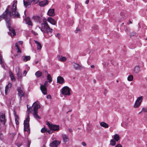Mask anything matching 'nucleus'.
<instances>
[{
    "instance_id": "f257e3e1",
    "label": "nucleus",
    "mask_w": 147,
    "mask_h": 147,
    "mask_svg": "<svg viewBox=\"0 0 147 147\" xmlns=\"http://www.w3.org/2000/svg\"><path fill=\"white\" fill-rule=\"evenodd\" d=\"M17 3V1L14 3L12 5V8L11 11L9 12H8L7 10L3 14L0 16V21L3 19L5 20L6 26L7 27L9 28L10 32L11 34V36H14L16 34V33L15 30L13 28H11L10 27L11 24L10 23V17L11 16H13L14 17L18 18L20 16V14L18 12L16 11V5Z\"/></svg>"
},
{
    "instance_id": "f03ea898",
    "label": "nucleus",
    "mask_w": 147,
    "mask_h": 147,
    "mask_svg": "<svg viewBox=\"0 0 147 147\" xmlns=\"http://www.w3.org/2000/svg\"><path fill=\"white\" fill-rule=\"evenodd\" d=\"M41 28L39 27V28L43 33L50 34V36L52 35L51 33L53 30L49 27L46 19H44L43 23L41 24Z\"/></svg>"
},
{
    "instance_id": "7ed1b4c3",
    "label": "nucleus",
    "mask_w": 147,
    "mask_h": 147,
    "mask_svg": "<svg viewBox=\"0 0 147 147\" xmlns=\"http://www.w3.org/2000/svg\"><path fill=\"white\" fill-rule=\"evenodd\" d=\"M48 82L47 81L45 82L43 85H40V88L42 93L44 94H47V87L49 85L48 84Z\"/></svg>"
},
{
    "instance_id": "20e7f679",
    "label": "nucleus",
    "mask_w": 147,
    "mask_h": 147,
    "mask_svg": "<svg viewBox=\"0 0 147 147\" xmlns=\"http://www.w3.org/2000/svg\"><path fill=\"white\" fill-rule=\"evenodd\" d=\"M47 124L51 130L57 131H59V125L53 124L49 122L47 123Z\"/></svg>"
},
{
    "instance_id": "39448f33",
    "label": "nucleus",
    "mask_w": 147,
    "mask_h": 147,
    "mask_svg": "<svg viewBox=\"0 0 147 147\" xmlns=\"http://www.w3.org/2000/svg\"><path fill=\"white\" fill-rule=\"evenodd\" d=\"M61 93L64 95H69L70 94L69 88L68 86H64L62 89Z\"/></svg>"
},
{
    "instance_id": "423d86ee",
    "label": "nucleus",
    "mask_w": 147,
    "mask_h": 147,
    "mask_svg": "<svg viewBox=\"0 0 147 147\" xmlns=\"http://www.w3.org/2000/svg\"><path fill=\"white\" fill-rule=\"evenodd\" d=\"M143 97L142 96H140L138 97L136 100L134 105L135 108H138L140 105L143 99Z\"/></svg>"
},
{
    "instance_id": "0eeeda50",
    "label": "nucleus",
    "mask_w": 147,
    "mask_h": 147,
    "mask_svg": "<svg viewBox=\"0 0 147 147\" xmlns=\"http://www.w3.org/2000/svg\"><path fill=\"white\" fill-rule=\"evenodd\" d=\"M6 121L5 114L3 113L0 116V129L1 127V124L5 125Z\"/></svg>"
},
{
    "instance_id": "6e6552de",
    "label": "nucleus",
    "mask_w": 147,
    "mask_h": 147,
    "mask_svg": "<svg viewBox=\"0 0 147 147\" xmlns=\"http://www.w3.org/2000/svg\"><path fill=\"white\" fill-rule=\"evenodd\" d=\"M18 94L20 97V99H21V98L25 94V92L23 88L22 87H20L18 88Z\"/></svg>"
},
{
    "instance_id": "1a4fd4ad",
    "label": "nucleus",
    "mask_w": 147,
    "mask_h": 147,
    "mask_svg": "<svg viewBox=\"0 0 147 147\" xmlns=\"http://www.w3.org/2000/svg\"><path fill=\"white\" fill-rule=\"evenodd\" d=\"M33 113H38V109L40 107V105L38 102H35L33 104Z\"/></svg>"
},
{
    "instance_id": "9d476101",
    "label": "nucleus",
    "mask_w": 147,
    "mask_h": 147,
    "mask_svg": "<svg viewBox=\"0 0 147 147\" xmlns=\"http://www.w3.org/2000/svg\"><path fill=\"white\" fill-rule=\"evenodd\" d=\"M16 75L18 79H21L22 78V74L21 70L18 66H17L16 68Z\"/></svg>"
},
{
    "instance_id": "9b49d317",
    "label": "nucleus",
    "mask_w": 147,
    "mask_h": 147,
    "mask_svg": "<svg viewBox=\"0 0 147 147\" xmlns=\"http://www.w3.org/2000/svg\"><path fill=\"white\" fill-rule=\"evenodd\" d=\"M60 142L55 140L50 143V147H57V146L60 144Z\"/></svg>"
},
{
    "instance_id": "f8f14e48",
    "label": "nucleus",
    "mask_w": 147,
    "mask_h": 147,
    "mask_svg": "<svg viewBox=\"0 0 147 147\" xmlns=\"http://www.w3.org/2000/svg\"><path fill=\"white\" fill-rule=\"evenodd\" d=\"M73 66L76 70H80L82 69V67L81 66L75 63H74Z\"/></svg>"
},
{
    "instance_id": "ddd939ff",
    "label": "nucleus",
    "mask_w": 147,
    "mask_h": 147,
    "mask_svg": "<svg viewBox=\"0 0 147 147\" xmlns=\"http://www.w3.org/2000/svg\"><path fill=\"white\" fill-rule=\"evenodd\" d=\"M57 82L60 84H63L65 83V81L64 78L61 76H59L57 77Z\"/></svg>"
},
{
    "instance_id": "4468645a",
    "label": "nucleus",
    "mask_w": 147,
    "mask_h": 147,
    "mask_svg": "<svg viewBox=\"0 0 147 147\" xmlns=\"http://www.w3.org/2000/svg\"><path fill=\"white\" fill-rule=\"evenodd\" d=\"M28 1H25L24 0L23 1L24 5L26 7H29L31 5V3L32 2V0H28Z\"/></svg>"
},
{
    "instance_id": "2eb2a0df",
    "label": "nucleus",
    "mask_w": 147,
    "mask_h": 147,
    "mask_svg": "<svg viewBox=\"0 0 147 147\" xmlns=\"http://www.w3.org/2000/svg\"><path fill=\"white\" fill-rule=\"evenodd\" d=\"M47 21L52 24L55 25L56 24V22L51 17H49L47 19Z\"/></svg>"
},
{
    "instance_id": "dca6fc26",
    "label": "nucleus",
    "mask_w": 147,
    "mask_h": 147,
    "mask_svg": "<svg viewBox=\"0 0 147 147\" xmlns=\"http://www.w3.org/2000/svg\"><path fill=\"white\" fill-rule=\"evenodd\" d=\"M48 15L50 16H53L55 15L54 9H50L49 10L48 13Z\"/></svg>"
},
{
    "instance_id": "f3484780",
    "label": "nucleus",
    "mask_w": 147,
    "mask_h": 147,
    "mask_svg": "<svg viewBox=\"0 0 147 147\" xmlns=\"http://www.w3.org/2000/svg\"><path fill=\"white\" fill-rule=\"evenodd\" d=\"M12 85L11 83H9L6 86L5 90V94L7 95V92L9 90V89L11 87Z\"/></svg>"
},
{
    "instance_id": "a211bd4d",
    "label": "nucleus",
    "mask_w": 147,
    "mask_h": 147,
    "mask_svg": "<svg viewBox=\"0 0 147 147\" xmlns=\"http://www.w3.org/2000/svg\"><path fill=\"white\" fill-rule=\"evenodd\" d=\"M48 3V1L47 0H44L40 2L39 3V5L40 6L43 7L47 4Z\"/></svg>"
},
{
    "instance_id": "6ab92c4d",
    "label": "nucleus",
    "mask_w": 147,
    "mask_h": 147,
    "mask_svg": "<svg viewBox=\"0 0 147 147\" xmlns=\"http://www.w3.org/2000/svg\"><path fill=\"white\" fill-rule=\"evenodd\" d=\"M30 57L29 56H24L22 57V61L26 62L30 60Z\"/></svg>"
},
{
    "instance_id": "aec40b11",
    "label": "nucleus",
    "mask_w": 147,
    "mask_h": 147,
    "mask_svg": "<svg viewBox=\"0 0 147 147\" xmlns=\"http://www.w3.org/2000/svg\"><path fill=\"white\" fill-rule=\"evenodd\" d=\"M26 23L29 26H32V24L30 18H26L25 19Z\"/></svg>"
},
{
    "instance_id": "412c9836",
    "label": "nucleus",
    "mask_w": 147,
    "mask_h": 147,
    "mask_svg": "<svg viewBox=\"0 0 147 147\" xmlns=\"http://www.w3.org/2000/svg\"><path fill=\"white\" fill-rule=\"evenodd\" d=\"M24 131H29V133H30V129H29V124L27 123L24 124Z\"/></svg>"
},
{
    "instance_id": "4be33fe9",
    "label": "nucleus",
    "mask_w": 147,
    "mask_h": 147,
    "mask_svg": "<svg viewBox=\"0 0 147 147\" xmlns=\"http://www.w3.org/2000/svg\"><path fill=\"white\" fill-rule=\"evenodd\" d=\"M45 72L47 73V79L48 80V82L50 83L52 81V79L51 75L49 74L46 71H45Z\"/></svg>"
},
{
    "instance_id": "5701e85b",
    "label": "nucleus",
    "mask_w": 147,
    "mask_h": 147,
    "mask_svg": "<svg viewBox=\"0 0 147 147\" xmlns=\"http://www.w3.org/2000/svg\"><path fill=\"white\" fill-rule=\"evenodd\" d=\"M62 138L63 141L65 142H67L69 141V138L65 134H62Z\"/></svg>"
},
{
    "instance_id": "b1692460",
    "label": "nucleus",
    "mask_w": 147,
    "mask_h": 147,
    "mask_svg": "<svg viewBox=\"0 0 147 147\" xmlns=\"http://www.w3.org/2000/svg\"><path fill=\"white\" fill-rule=\"evenodd\" d=\"M59 61H65L66 60V58L61 56H59L57 57Z\"/></svg>"
},
{
    "instance_id": "393cba45",
    "label": "nucleus",
    "mask_w": 147,
    "mask_h": 147,
    "mask_svg": "<svg viewBox=\"0 0 147 147\" xmlns=\"http://www.w3.org/2000/svg\"><path fill=\"white\" fill-rule=\"evenodd\" d=\"M129 119H127V120L125 122H124L121 124V126L125 128H126L128 124V121H127Z\"/></svg>"
},
{
    "instance_id": "a878e982",
    "label": "nucleus",
    "mask_w": 147,
    "mask_h": 147,
    "mask_svg": "<svg viewBox=\"0 0 147 147\" xmlns=\"http://www.w3.org/2000/svg\"><path fill=\"white\" fill-rule=\"evenodd\" d=\"M100 125L105 128H108L109 127L108 125L106 123L102 122H101L100 123Z\"/></svg>"
},
{
    "instance_id": "bb28decb",
    "label": "nucleus",
    "mask_w": 147,
    "mask_h": 147,
    "mask_svg": "<svg viewBox=\"0 0 147 147\" xmlns=\"http://www.w3.org/2000/svg\"><path fill=\"white\" fill-rule=\"evenodd\" d=\"M14 114L15 115V119L16 122V125H18L19 124V117L18 116L16 115V113L15 111L14 112Z\"/></svg>"
},
{
    "instance_id": "cd10ccee",
    "label": "nucleus",
    "mask_w": 147,
    "mask_h": 147,
    "mask_svg": "<svg viewBox=\"0 0 147 147\" xmlns=\"http://www.w3.org/2000/svg\"><path fill=\"white\" fill-rule=\"evenodd\" d=\"M140 71V69L139 66L137 65L135 67L134 69V71L135 73H137Z\"/></svg>"
},
{
    "instance_id": "c85d7f7f",
    "label": "nucleus",
    "mask_w": 147,
    "mask_h": 147,
    "mask_svg": "<svg viewBox=\"0 0 147 147\" xmlns=\"http://www.w3.org/2000/svg\"><path fill=\"white\" fill-rule=\"evenodd\" d=\"M9 76L11 79L12 81H15L16 79L13 76V74L11 72V71L9 72Z\"/></svg>"
},
{
    "instance_id": "c756f323",
    "label": "nucleus",
    "mask_w": 147,
    "mask_h": 147,
    "mask_svg": "<svg viewBox=\"0 0 147 147\" xmlns=\"http://www.w3.org/2000/svg\"><path fill=\"white\" fill-rule=\"evenodd\" d=\"M34 41L35 42L36 44L37 49L38 50L41 49V45L40 43L38 42L36 40H34Z\"/></svg>"
},
{
    "instance_id": "7c9ffc66",
    "label": "nucleus",
    "mask_w": 147,
    "mask_h": 147,
    "mask_svg": "<svg viewBox=\"0 0 147 147\" xmlns=\"http://www.w3.org/2000/svg\"><path fill=\"white\" fill-rule=\"evenodd\" d=\"M113 138L115 140V141L117 142L119 140L120 138L118 134H115Z\"/></svg>"
},
{
    "instance_id": "2f4dec72",
    "label": "nucleus",
    "mask_w": 147,
    "mask_h": 147,
    "mask_svg": "<svg viewBox=\"0 0 147 147\" xmlns=\"http://www.w3.org/2000/svg\"><path fill=\"white\" fill-rule=\"evenodd\" d=\"M35 75L36 77H40L42 75V73L40 71H38L36 72Z\"/></svg>"
},
{
    "instance_id": "473e14b6",
    "label": "nucleus",
    "mask_w": 147,
    "mask_h": 147,
    "mask_svg": "<svg viewBox=\"0 0 147 147\" xmlns=\"http://www.w3.org/2000/svg\"><path fill=\"white\" fill-rule=\"evenodd\" d=\"M37 113H33V114L34 117L37 119H40V117L37 114Z\"/></svg>"
},
{
    "instance_id": "72a5a7b5",
    "label": "nucleus",
    "mask_w": 147,
    "mask_h": 147,
    "mask_svg": "<svg viewBox=\"0 0 147 147\" xmlns=\"http://www.w3.org/2000/svg\"><path fill=\"white\" fill-rule=\"evenodd\" d=\"M15 46L16 47V49L17 50V52L18 53H21V51L20 48H19L18 47V43H16L15 45Z\"/></svg>"
},
{
    "instance_id": "f704fd0d",
    "label": "nucleus",
    "mask_w": 147,
    "mask_h": 147,
    "mask_svg": "<svg viewBox=\"0 0 147 147\" xmlns=\"http://www.w3.org/2000/svg\"><path fill=\"white\" fill-rule=\"evenodd\" d=\"M116 144V141H115L113 140H111L110 141V145L112 146H114Z\"/></svg>"
},
{
    "instance_id": "c9c22d12",
    "label": "nucleus",
    "mask_w": 147,
    "mask_h": 147,
    "mask_svg": "<svg viewBox=\"0 0 147 147\" xmlns=\"http://www.w3.org/2000/svg\"><path fill=\"white\" fill-rule=\"evenodd\" d=\"M0 64L1 65L2 67L3 68H4L5 67V66L3 64V61L1 55L0 54Z\"/></svg>"
},
{
    "instance_id": "e433bc0d",
    "label": "nucleus",
    "mask_w": 147,
    "mask_h": 147,
    "mask_svg": "<svg viewBox=\"0 0 147 147\" xmlns=\"http://www.w3.org/2000/svg\"><path fill=\"white\" fill-rule=\"evenodd\" d=\"M133 78L134 77L133 76L131 75H130L128 76L127 79L128 81H130L133 80Z\"/></svg>"
},
{
    "instance_id": "4c0bfd02",
    "label": "nucleus",
    "mask_w": 147,
    "mask_h": 147,
    "mask_svg": "<svg viewBox=\"0 0 147 147\" xmlns=\"http://www.w3.org/2000/svg\"><path fill=\"white\" fill-rule=\"evenodd\" d=\"M33 19L36 21H38L39 20V17L38 16H35L33 17Z\"/></svg>"
},
{
    "instance_id": "58836bf2",
    "label": "nucleus",
    "mask_w": 147,
    "mask_h": 147,
    "mask_svg": "<svg viewBox=\"0 0 147 147\" xmlns=\"http://www.w3.org/2000/svg\"><path fill=\"white\" fill-rule=\"evenodd\" d=\"M28 105H27V107L28 109V114L31 112V111L32 110V108L31 107H30L29 108L28 107Z\"/></svg>"
},
{
    "instance_id": "ea45409f",
    "label": "nucleus",
    "mask_w": 147,
    "mask_h": 147,
    "mask_svg": "<svg viewBox=\"0 0 147 147\" xmlns=\"http://www.w3.org/2000/svg\"><path fill=\"white\" fill-rule=\"evenodd\" d=\"M46 130H47V128L45 127H44L41 129V132L42 133H44L45 131L46 132Z\"/></svg>"
},
{
    "instance_id": "a19ab883",
    "label": "nucleus",
    "mask_w": 147,
    "mask_h": 147,
    "mask_svg": "<svg viewBox=\"0 0 147 147\" xmlns=\"http://www.w3.org/2000/svg\"><path fill=\"white\" fill-rule=\"evenodd\" d=\"M46 132H47V134H51L53 133V131L48 129H47V130H46Z\"/></svg>"
},
{
    "instance_id": "79ce46f5",
    "label": "nucleus",
    "mask_w": 147,
    "mask_h": 147,
    "mask_svg": "<svg viewBox=\"0 0 147 147\" xmlns=\"http://www.w3.org/2000/svg\"><path fill=\"white\" fill-rule=\"evenodd\" d=\"M29 119L28 118H27L24 121V124L27 123L29 124Z\"/></svg>"
},
{
    "instance_id": "37998d69",
    "label": "nucleus",
    "mask_w": 147,
    "mask_h": 147,
    "mask_svg": "<svg viewBox=\"0 0 147 147\" xmlns=\"http://www.w3.org/2000/svg\"><path fill=\"white\" fill-rule=\"evenodd\" d=\"M3 138V136L2 133L0 132V140H2Z\"/></svg>"
},
{
    "instance_id": "c03bdc74",
    "label": "nucleus",
    "mask_w": 147,
    "mask_h": 147,
    "mask_svg": "<svg viewBox=\"0 0 147 147\" xmlns=\"http://www.w3.org/2000/svg\"><path fill=\"white\" fill-rule=\"evenodd\" d=\"M136 34V32H132L130 33V35L131 36H133L135 35Z\"/></svg>"
},
{
    "instance_id": "a18cd8bd",
    "label": "nucleus",
    "mask_w": 147,
    "mask_h": 147,
    "mask_svg": "<svg viewBox=\"0 0 147 147\" xmlns=\"http://www.w3.org/2000/svg\"><path fill=\"white\" fill-rule=\"evenodd\" d=\"M142 111H143L144 112H147V108H143L142 109Z\"/></svg>"
},
{
    "instance_id": "49530a36",
    "label": "nucleus",
    "mask_w": 147,
    "mask_h": 147,
    "mask_svg": "<svg viewBox=\"0 0 147 147\" xmlns=\"http://www.w3.org/2000/svg\"><path fill=\"white\" fill-rule=\"evenodd\" d=\"M22 142H21V143L19 142V143L17 144V145L18 146L20 147L22 145Z\"/></svg>"
},
{
    "instance_id": "de8ad7c7",
    "label": "nucleus",
    "mask_w": 147,
    "mask_h": 147,
    "mask_svg": "<svg viewBox=\"0 0 147 147\" xmlns=\"http://www.w3.org/2000/svg\"><path fill=\"white\" fill-rule=\"evenodd\" d=\"M73 22H74L73 20H70V23L69 24V25L70 26L72 25L73 24Z\"/></svg>"
},
{
    "instance_id": "09e8293b",
    "label": "nucleus",
    "mask_w": 147,
    "mask_h": 147,
    "mask_svg": "<svg viewBox=\"0 0 147 147\" xmlns=\"http://www.w3.org/2000/svg\"><path fill=\"white\" fill-rule=\"evenodd\" d=\"M27 73V72L26 70H24V71L23 73V75L24 76H25L26 74Z\"/></svg>"
},
{
    "instance_id": "8fccbe9b",
    "label": "nucleus",
    "mask_w": 147,
    "mask_h": 147,
    "mask_svg": "<svg viewBox=\"0 0 147 147\" xmlns=\"http://www.w3.org/2000/svg\"><path fill=\"white\" fill-rule=\"evenodd\" d=\"M107 92V90L106 89H105L104 91V94L105 95H106Z\"/></svg>"
},
{
    "instance_id": "3c124183",
    "label": "nucleus",
    "mask_w": 147,
    "mask_h": 147,
    "mask_svg": "<svg viewBox=\"0 0 147 147\" xmlns=\"http://www.w3.org/2000/svg\"><path fill=\"white\" fill-rule=\"evenodd\" d=\"M81 144L84 146H86V144L84 142H82Z\"/></svg>"
},
{
    "instance_id": "603ef678",
    "label": "nucleus",
    "mask_w": 147,
    "mask_h": 147,
    "mask_svg": "<svg viewBox=\"0 0 147 147\" xmlns=\"http://www.w3.org/2000/svg\"><path fill=\"white\" fill-rule=\"evenodd\" d=\"M60 34L58 33L57 34L56 36L59 38H60Z\"/></svg>"
},
{
    "instance_id": "864d4df0",
    "label": "nucleus",
    "mask_w": 147,
    "mask_h": 147,
    "mask_svg": "<svg viewBox=\"0 0 147 147\" xmlns=\"http://www.w3.org/2000/svg\"><path fill=\"white\" fill-rule=\"evenodd\" d=\"M115 147H122L121 144H118L115 146Z\"/></svg>"
},
{
    "instance_id": "5fc2aeb1",
    "label": "nucleus",
    "mask_w": 147,
    "mask_h": 147,
    "mask_svg": "<svg viewBox=\"0 0 147 147\" xmlns=\"http://www.w3.org/2000/svg\"><path fill=\"white\" fill-rule=\"evenodd\" d=\"M31 144V142L29 140H28V147H29L30 145Z\"/></svg>"
},
{
    "instance_id": "6e6d98bb",
    "label": "nucleus",
    "mask_w": 147,
    "mask_h": 147,
    "mask_svg": "<svg viewBox=\"0 0 147 147\" xmlns=\"http://www.w3.org/2000/svg\"><path fill=\"white\" fill-rule=\"evenodd\" d=\"M47 98L48 99H51V96L49 94L47 96Z\"/></svg>"
},
{
    "instance_id": "4d7b16f0",
    "label": "nucleus",
    "mask_w": 147,
    "mask_h": 147,
    "mask_svg": "<svg viewBox=\"0 0 147 147\" xmlns=\"http://www.w3.org/2000/svg\"><path fill=\"white\" fill-rule=\"evenodd\" d=\"M32 33L34 34L35 35H37L38 34L36 32H34L33 31H32Z\"/></svg>"
},
{
    "instance_id": "13d9d810",
    "label": "nucleus",
    "mask_w": 147,
    "mask_h": 147,
    "mask_svg": "<svg viewBox=\"0 0 147 147\" xmlns=\"http://www.w3.org/2000/svg\"><path fill=\"white\" fill-rule=\"evenodd\" d=\"M80 31V30L79 29H76V30L75 31V33H77L78 32L77 31Z\"/></svg>"
},
{
    "instance_id": "bf43d9fd",
    "label": "nucleus",
    "mask_w": 147,
    "mask_h": 147,
    "mask_svg": "<svg viewBox=\"0 0 147 147\" xmlns=\"http://www.w3.org/2000/svg\"><path fill=\"white\" fill-rule=\"evenodd\" d=\"M89 2V0H87L85 2V3L86 4H87Z\"/></svg>"
},
{
    "instance_id": "052dcab7",
    "label": "nucleus",
    "mask_w": 147,
    "mask_h": 147,
    "mask_svg": "<svg viewBox=\"0 0 147 147\" xmlns=\"http://www.w3.org/2000/svg\"><path fill=\"white\" fill-rule=\"evenodd\" d=\"M91 67L92 68H94V65H91Z\"/></svg>"
},
{
    "instance_id": "680f3d73",
    "label": "nucleus",
    "mask_w": 147,
    "mask_h": 147,
    "mask_svg": "<svg viewBox=\"0 0 147 147\" xmlns=\"http://www.w3.org/2000/svg\"><path fill=\"white\" fill-rule=\"evenodd\" d=\"M69 8V5H67V6H66V8H67V9H68Z\"/></svg>"
},
{
    "instance_id": "e2e57ef3",
    "label": "nucleus",
    "mask_w": 147,
    "mask_h": 147,
    "mask_svg": "<svg viewBox=\"0 0 147 147\" xmlns=\"http://www.w3.org/2000/svg\"><path fill=\"white\" fill-rule=\"evenodd\" d=\"M93 82L94 83H96V80L95 79H94L93 80Z\"/></svg>"
},
{
    "instance_id": "0e129e2a",
    "label": "nucleus",
    "mask_w": 147,
    "mask_h": 147,
    "mask_svg": "<svg viewBox=\"0 0 147 147\" xmlns=\"http://www.w3.org/2000/svg\"><path fill=\"white\" fill-rule=\"evenodd\" d=\"M19 43L21 44V45H22L23 43V42L22 41H20L19 42Z\"/></svg>"
},
{
    "instance_id": "69168bd1",
    "label": "nucleus",
    "mask_w": 147,
    "mask_h": 147,
    "mask_svg": "<svg viewBox=\"0 0 147 147\" xmlns=\"http://www.w3.org/2000/svg\"><path fill=\"white\" fill-rule=\"evenodd\" d=\"M38 61H36L35 62V63L36 64H37L38 63Z\"/></svg>"
},
{
    "instance_id": "338daca9",
    "label": "nucleus",
    "mask_w": 147,
    "mask_h": 147,
    "mask_svg": "<svg viewBox=\"0 0 147 147\" xmlns=\"http://www.w3.org/2000/svg\"><path fill=\"white\" fill-rule=\"evenodd\" d=\"M147 117V115H144V118H146Z\"/></svg>"
},
{
    "instance_id": "774afa93",
    "label": "nucleus",
    "mask_w": 147,
    "mask_h": 147,
    "mask_svg": "<svg viewBox=\"0 0 147 147\" xmlns=\"http://www.w3.org/2000/svg\"><path fill=\"white\" fill-rule=\"evenodd\" d=\"M22 140H23V141H24V138H22Z\"/></svg>"
}]
</instances>
